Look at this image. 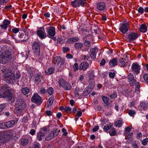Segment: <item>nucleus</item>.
Returning <instances> with one entry per match:
<instances>
[{
  "mask_svg": "<svg viewBox=\"0 0 148 148\" xmlns=\"http://www.w3.org/2000/svg\"><path fill=\"white\" fill-rule=\"evenodd\" d=\"M138 13L142 14L144 12V9L142 7H140L138 10Z\"/></svg>",
  "mask_w": 148,
  "mask_h": 148,
  "instance_id": "obj_57",
  "label": "nucleus"
},
{
  "mask_svg": "<svg viewBox=\"0 0 148 148\" xmlns=\"http://www.w3.org/2000/svg\"><path fill=\"white\" fill-rule=\"evenodd\" d=\"M112 127V125L110 124H108L106 125H105L103 128V129L105 132H107L108 130L110 129Z\"/></svg>",
  "mask_w": 148,
  "mask_h": 148,
  "instance_id": "obj_40",
  "label": "nucleus"
},
{
  "mask_svg": "<svg viewBox=\"0 0 148 148\" xmlns=\"http://www.w3.org/2000/svg\"><path fill=\"white\" fill-rule=\"evenodd\" d=\"M46 135V133L42 131H40L37 134V139L39 141L42 140V137H44Z\"/></svg>",
  "mask_w": 148,
  "mask_h": 148,
  "instance_id": "obj_22",
  "label": "nucleus"
},
{
  "mask_svg": "<svg viewBox=\"0 0 148 148\" xmlns=\"http://www.w3.org/2000/svg\"><path fill=\"white\" fill-rule=\"evenodd\" d=\"M16 106L22 108H25L26 107L25 101L23 99H19L17 101Z\"/></svg>",
  "mask_w": 148,
  "mask_h": 148,
  "instance_id": "obj_11",
  "label": "nucleus"
},
{
  "mask_svg": "<svg viewBox=\"0 0 148 148\" xmlns=\"http://www.w3.org/2000/svg\"><path fill=\"white\" fill-rule=\"evenodd\" d=\"M19 38L21 39H23L22 40L19 41V42L20 43L22 42H26V40H27L28 38V36H26L25 34L21 33H19L18 36Z\"/></svg>",
  "mask_w": 148,
  "mask_h": 148,
  "instance_id": "obj_18",
  "label": "nucleus"
},
{
  "mask_svg": "<svg viewBox=\"0 0 148 148\" xmlns=\"http://www.w3.org/2000/svg\"><path fill=\"white\" fill-rule=\"evenodd\" d=\"M63 88L65 90H69L71 89V86L69 84L66 82Z\"/></svg>",
  "mask_w": 148,
  "mask_h": 148,
  "instance_id": "obj_36",
  "label": "nucleus"
},
{
  "mask_svg": "<svg viewBox=\"0 0 148 148\" xmlns=\"http://www.w3.org/2000/svg\"><path fill=\"white\" fill-rule=\"evenodd\" d=\"M66 82L64 79H60L59 81V84L60 87H63Z\"/></svg>",
  "mask_w": 148,
  "mask_h": 148,
  "instance_id": "obj_34",
  "label": "nucleus"
},
{
  "mask_svg": "<svg viewBox=\"0 0 148 148\" xmlns=\"http://www.w3.org/2000/svg\"><path fill=\"white\" fill-rule=\"evenodd\" d=\"M29 92V90L27 87H24L21 90V92L24 95L28 94Z\"/></svg>",
  "mask_w": 148,
  "mask_h": 148,
  "instance_id": "obj_32",
  "label": "nucleus"
},
{
  "mask_svg": "<svg viewBox=\"0 0 148 148\" xmlns=\"http://www.w3.org/2000/svg\"><path fill=\"white\" fill-rule=\"evenodd\" d=\"M29 143V140L28 139L23 138L21 141V144L22 145H27Z\"/></svg>",
  "mask_w": 148,
  "mask_h": 148,
  "instance_id": "obj_33",
  "label": "nucleus"
},
{
  "mask_svg": "<svg viewBox=\"0 0 148 148\" xmlns=\"http://www.w3.org/2000/svg\"><path fill=\"white\" fill-rule=\"evenodd\" d=\"M74 46L76 49H81L83 46V45L81 42H77L74 44Z\"/></svg>",
  "mask_w": 148,
  "mask_h": 148,
  "instance_id": "obj_31",
  "label": "nucleus"
},
{
  "mask_svg": "<svg viewBox=\"0 0 148 148\" xmlns=\"http://www.w3.org/2000/svg\"><path fill=\"white\" fill-rule=\"evenodd\" d=\"M105 3L103 2L99 3L97 5V9L100 10H104L106 8Z\"/></svg>",
  "mask_w": 148,
  "mask_h": 148,
  "instance_id": "obj_21",
  "label": "nucleus"
},
{
  "mask_svg": "<svg viewBox=\"0 0 148 148\" xmlns=\"http://www.w3.org/2000/svg\"><path fill=\"white\" fill-rule=\"evenodd\" d=\"M10 23V21L7 19H5L3 22V24L0 25L2 29L5 30L7 29L8 26Z\"/></svg>",
  "mask_w": 148,
  "mask_h": 148,
  "instance_id": "obj_20",
  "label": "nucleus"
},
{
  "mask_svg": "<svg viewBox=\"0 0 148 148\" xmlns=\"http://www.w3.org/2000/svg\"><path fill=\"white\" fill-rule=\"evenodd\" d=\"M12 136L11 134L7 133H0V144H3L7 140H8Z\"/></svg>",
  "mask_w": 148,
  "mask_h": 148,
  "instance_id": "obj_3",
  "label": "nucleus"
},
{
  "mask_svg": "<svg viewBox=\"0 0 148 148\" xmlns=\"http://www.w3.org/2000/svg\"><path fill=\"white\" fill-rule=\"evenodd\" d=\"M109 133L111 136L115 135L116 134L115 129L114 128H112L110 130Z\"/></svg>",
  "mask_w": 148,
  "mask_h": 148,
  "instance_id": "obj_43",
  "label": "nucleus"
},
{
  "mask_svg": "<svg viewBox=\"0 0 148 148\" xmlns=\"http://www.w3.org/2000/svg\"><path fill=\"white\" fill-rule=\"evenodd\" d=\"M127 79L131 86H133L135 84L136 80L134 79V75L130 73L128 75Z\"/></svg>",
  "mask_w": 148,
  "mask_h": 148,
  "instance_id": "obj_14",
  "label": "nucleus"
},
{
  "mask_svg": "<svg viewBox=\"0 0 148 148\" xmlns=\"http://www.w3.org/2000/svg\"><path fill=\"white\" fill-rule=\"evenodd\" d=\"M91 91V89L89 88L86 87L83 92V96L85 97L88 95Z\"/></svg>",
  "mask_w": 148,
  "mask_h": 148,
  "instance_id": "obj_27",
  "label": "nucleus"
},
{
  "mask_svg": "<svg viewBox=\"0 0 148 148\" xmlns=\"http://www.w3.org/2000/svg\"><path fill=\"white\" fill-rule=\"evenodd\" d=\"M132 71L134 74H138L140 72V67L137 62L133 63L131 66Z\"/></svg>",
  "mask_w": 148,
  "mask_h": 148,
  "instance_id": "obj_8",
  "label": "nucleus"
},
{
  "mask_svg": "<svg viewBox=\"0 0 148 148\" xmlns=\"http://www.w3.org/2000/svg\"><path fill=\"white\" fill-rule=\"evenodd\" d=\"M33 69L29 67H27L26 68V70L29 73L30 75L29 76V77L30 78H32L33 76Z\"/></svg>",
  "mask_w": 148,
  "mask_h": 148,
  "instance_id": "obj_30",
  "label": "nucleus"
},
{
  "mask_svg": "<svg viewBox=\"0 0 148 148\" xmlns=\"http://www.w3.org/2000/svg\"><path fill=\"white\" fill-rule=\"evenodd\" d=\"M31 100L32 102L36 103L38 106L40 105L43 101L42 98L36 94H34L32 97Z\"/></svg>",
  "mask_w": 148,
  "mask_h": 148,
  "instance_id": "obj_7",
  "label": "nucleus"
},
{
  "mask_svg": "<svg viewBox=\"0 0 148 148\" xmlns=\"http://www.w3.org/2000/svg\"><path fill=\"white\" fill-rule=\"evenodd\" d=\"M25 108H21V107H20L18 106H16L15 110L16 112L17 113H20L22 112L23 110Z\"/></svg>",
  "mask_w": 148,
  "mask_h": 148,
  "instance_id": "obj_42",
  "label": "nucleus"
},
{
  "mask_svg": "<svg viewBox=\"0 0 148 148\" xmlns=\"http://www.w3.org/2000/svg\"><path fill=\"white\" fill-rule=\"evenodd\" d=\"M131 130V128L130 126H128L125 129V132L124 134L125 135H127L128 133L130 132Z\"/></svg>",
  "mask_w": 148,
  "mask_h": 148,
  "instance_id": "obj_49",
  "label": "nucleus"
},
{
  "mask_svg": "<svg viewBox=\"0 0 148 148\" xmlns=\"http://www.w3.org/2000/svg\"><path fill=\"white\" fill-rule=\"evenodd\" d=\"M47 91L48 94L50 95H51L53 94V90L52 87H51L49 88L48 89Z\"/></svg>",
  "mask_w": 148,
  "mask_h": 148,
  "instance_id": "obj_53",
  "label": "nucleus"
},
{
  "mask_svg": "<svg viewBox=\"0 0 148 148\" xmlns=\"http://www.w3.org/2000/svg\"><path fill=\"white\" fill-rule=\"evenodd\" d=\"M132 145L133 148H138V145L135 141H134L132 143Z\"/></svg>",
  "mask_w": 148,
  "mask_h": 148,
  "instance_id": "obj_61",
  "label": "nucleus"
},
{
  "mask_svg": "<svg viewBox=\"0 0 148 148\" xmlns=\"http://www.w3.org/2000/svg\"><path fill=\"white\" fill-rule=\"evenodd\" d=\"M5 107V106L4 104H2L0 105V115L4 113L3 110Z\"/></svg>",
  "mask_w": 148,
  "mask_h": 148,
  "instance_id": "obj_47",
  "label": "nucleus"
},
{
  "mask_svg": "<svg viewBox=\"0 0 148 148\" xmlns=\"http://www.w3.org/2000/svg\"><path fill=\"white\" fill-rule=\"evenodd\" d=\"M48 34L50 37L54 36L56 34L55 28L54 27L50 26L49 27Z\"/></svg>",
  "mask_w": 148,
  "mask_h": 148,
  "instance_id": "obj_16",
  "label": "nucleus"
},
{
  "mask_svg": "<svg viewBox=\"0 0 148 148\" xmlns=\"http://www.w3.org/2000/svg\"><path fill=\"white\" fill-rule=\"evenodd\" d=\"M124 60H125V59L123 58L121 59V67H125L126 65L125 62Z\"/></svg>",
  "mask_w": 148,
  "mask_h": 148,
  "instance_id": "obj_56",
  "label": "nucleus"
},
{
  "mask_svg": "<svg viewBox=\"0 0 148 148\" xmlns=\"http://www.w3.org/2000/svg\"><path fill=\"white\" fill-rule=\"evenodd\" d=\"M133 135V132H131L129 133L127 136V138L130 140H133L132 136Z\"/></svg>",
  "mask_w": 148,
  "mask_h": 148,
  "instance_id": "obj_50",
  "label": "nucleus"
},
{
  "mask_svg": "<svg viewBox=\"0 0 148 148\" xmlns=\"http://www.w3.org/2000/svg\"><path fill=\"white\" fill-rule=\"evenodd\" d=\"M84 45L86 47H89L91 45V42L89 41L86 40L84 41Z\"/></svg>",
  "mask_w": 148,
  "mask_h": 148,
  "instance_id": "obj_51",
  "label": "nucleus"
},
{
  "mask_svg": "<svg viewBox=\"0 0 148 148\" xmlns=\"http://www.w3.org/2000/svg\"><path fill=\"white\" fill-rule=\"evenodd\" d=\"M54 137V136L52 133L51 132L48 136L45 138V139L46 140L48 141L50 140Z\"/></svg>",
  "mask_w": 148,
  "mask_h": 148,
  "instance_id": "obj_44",
  "label": "nucleus"
},
{
  "mask_svg": "<svg viewBox=\"0 0 148 148\" xmlns=\"http://www.w3.org/2000/svg\"><path fill=\"white\" fill-rule=\"evenodd\" d=\"M10 88L6 85H4L1 87V90L3 92L2 97L3 98H7L8 100L12 102L15 101L13 94L10 92Z\"/></svg>",
  "mask_w": 148,
  "mask_h": 148,
  "instance_id": "obj_1",
  "label": "nucleus"
},
{
  "mask_svg": "<svg viewBox=\"0 0 148 148\" xmlns=\"http://www.w3.org/2000/svg\"><path fill=\"white\" fill-rule=\"evenodd\" d=\"M102 99L106 105H108V98L105 96H103L102 97Z\"/></svg>",
  "mask_w": 148,
  "mask_h": 148,
  "instance_id": "obj_55",
  "label": "nucleus"
},
{
  "mask_svg": "<svg viewBox=\"0 0 148 148\" xmlns=\"http://www.w3.org/2000/svg\"><path fill=\"white\" fill-rule=\"evenodd\" d=\"M53 100L51 98H49L47 102V106L48 108L50 107L52 104Z\"/></svg>",
  "mask_w": 148,
  "mask_h": 148,
  "instance_id": "obj_45",
  "label": "nucleus"
},
{
  "mask_svg": "<svg viewBox=\"0 0 148 148\" xmlns=\"http://www.w3.org/2000/svg\"><path fill=\"white\" fill-rule=\"evenodd\" d=\"M139 36L137 33L131 32L128 35V38L130 41L136 40Z\"/></svg>",
  "mask_w": 148,
  "mask_h": 148,
  "instance_id": "obj_15",
  "label": "nucleus"
},
{
  "mask_svg": "<svg viewBox=\"0 0 148 148\" xmlns=\"http://www.w3.org/2000/svg\"><path fill=\"white\" fill-rule=\"evenodd\" d=\"M89 66V64L87 62H82L79 65V68L80 70H82L83 71L85 70Z\"/></svg>",
  "mask_w": 148,
  "mask_h": 148,
  "instance_id": "obj_17",
  "label": "nucleus"
},
{
  "mask_svg": "<svg viewBox=\"0 0 148 148\" xmlns=\"http://www.w3.org/2000/svg\"><path fill=\"white\" fill-rule=\"evenodd\" d=\"M18 119L17 118L15 117L13 118V120L9 121L6 122L8 128H10L13 125L16 124L18 123Z\"/></svg>",
  "mask_w": 148,
  "mask_h": 148,
  "instance_id": "obj_9",
  "label": "nucleus"
},
{
  "mask_svg": "<svg viewBox=\"0 0 148 148\" xmlns=\"http://www.w3.org/2000/svg\"><path fill=\"white\" fill-rule=\"evenodd\" d=\"M148 107V103L143 102L140 103L139 108L141 112L142 113H143V112H142V110H146L147 108Z\"/></svg>",
  "mask_w": 148,
  "mask_h": 148,
  "instance_id": "obj_19",
  "label": "nucleus"
},
{
  "mask_svg": "<svg viewBox=\"0 0 148 148\" xmlns=\"http://www.w3.org/2000/svg\"><path fill=\"white\" fill-rule=\"evenodd\" d=\"M135 84L136 87V91H137L138 92L139 91V89L140 88V84L138 82H136Z\"/></svg>",
  "mask_w": 148,
  "mask_h": 148,
  "instance_id": "obj_59",
  "label": "nucleus"
},
{
  "mask_svg": "<svg viewBox=\"0 0 148 148\" xmlns=\"http://www.w3.org/2000/svg\"><path fill=\"white\" fill-rule=\"evenodd\" d=\"M143 78L145 81L148 83V74H144Z\"/></svg>",
  "mask_w": 148,
  "mask_h": 148,
  "instance_id": "obj_62",
  "label": "nucleus"
},
{
  "mask_svg": "<svg viewBox=\"0 0 148 148\" xmlns=\"http://www.w3.org/2000/svg\"><path fill=\"white\" fill-rule=\"evenodd\" d=\"M55 71V69L53 67H50L47 70L45 71L46 74L47 75H50L53 73Z\"/></svg>",
  "mask_w": 148,
  "mask_h": 148,
  "instance_id": "obj_25",
  "label": "nucleus"
},
{
  "mask_svg": "<svg viewBox=\"0 0 148 148\" xmlns=\"http://www.w3.org/2000/svg\"><path fill=\"white\" fill-rule=\"evenodd\" d=\"M42 76L40 73H38L34 76L33 81L35 83L39 84L41 82V80L42 79Z\"/></svg>",
  "mask_w": 148,
  "mask_h": 148,
  "instance_id": "obj_12",
  "label": "nucleus"
},
{
  "mask_svg": "<svg viewBox=\"0 0 148 148\" xmlns=\"http://www.w3.org/2000/svg\"><path fill=\"white\" fill-rule=\"evenodd\" d=\"M23 31L25 33V34L28 36L29 32H31V30L27 27L23 29Z\"/></svg>",
  "mask_w": 148,
  "mask_h": 148,
  "instance_id": "obj_41",
  "label": "nucleus"
},
{
  "mask_svg": "<svg viewBox=\"0 0 148 148\" xmlns=\"http://www.w3.org/2000/svg\"><path fill=\"white\" fill-rule=\"evenodd\" d=\"M0 128L1 129L8 128L6 122L2 123L0 124Z\"/></svg>",
  "mask_w": 148,
  "mask_h": 148,
  "instance_id": "obj_48",
  "label": "nucleus"
},
{
  "mask_svg": "<svg viewBox=\"0 0 148 148\" xmlns=\"http://www.w3.org/2000/svg\"><path fill=\"white\" fill-rule=\"evenodd\" d=\"M117 59L116 58L110 60L109 62L110 66L111 67L115 66L117 65Z\"/></svg>",
  "mask_w": 148,
  "mask_h": 148,
  "instance_id": "obj_24",
  "label": "nucleus"
},
{
  "mask_svg": "<svg viewBox=\"0 0 148 148\" xmlns=\"http://www.w3.org/2000/svg\"><path fill=\"white\" fill-rule=\"evenodd\" d=\"M54 136H57L59 134V132H60V130L58 129L54 130L51 131Z\"/></svg>",
  "mask_w": 148,
  "mask_h": 148,
  "instance_id": "obj_38",
  "label": "nucleus"
},
{
  "mask_svg": "<svg viewBox=\"0 0 148 148\" xmlns=\"http://www.w3.org/2000/svg\"><path fill=\"white\" fill-rule=\"evenodd\" d=\"M114 125L116 127H120V119L115 122Z\"/></svg>",
  "mask_w": 148,
  "mask_h": 148,
  "instance_id": "obj_58",
  "label": "nucleus"
},
{
  "mask_svg": "<svg viewBox=\"0 0 148 148\" xmlns=\"http://www.w3.org/2000/svg\"><path fill=\"white\" fill-rule=\"evenodd\" d=\"M92 36L90 35H87L84 37L83 38V41H89L92 40Z\"/></svg>",
  "mask_w": 148,
  "mask_h": 148,
  "instance_id": "obj_39",
  "label": "nucleus"
},
{
  "mask_svg": "<svg viewBox=\"0 0 148 148\" xmlns=\"http://www.w3.org/2000/svg\"><path fill=\"white\" fill-rule=\"evenodd\" d=\"M96 50L95 48H91L90 51V56L92 58H95Z\"/></svg>",
  "mask_w": 148,
  "mask_h": 148,
  "instance_id": "obj_23",
  "label": "nucleus"
},
{
  "mask_svg": "<svg viewBox=\"0 0 148 148\" xmlns=\"http://www.w3.org/2000/svg\"><path fill=\"white\" fill-rule=\"evenodd\" d=\"M142 144L144 145H146L148 143V138H146L141 141Z\"/></svg>",
  "mask_w": 148,
  "mask_h": 148,
  "instance_id": "obj_52",
  "label": "nucleus"
},
{
  "mask_svg": "<svg viewBox=\"0 0 148 148\" xmlns=\"http://www.w3.org/2000/svg\"><path fill=\"white\" fill-rule=\"evenodd\" d=\"M61 63L60 66V69H58V71L61 72L62 71L63 69L64 68V66H63L64 64L65 61L63 59L62 60H61Z\"/></svg>",
  "mask_w": 148,
  "mask_h": 148,
  "instance_id": "obj_35",
  "label": "nucleus"
},
{
  "mask_svg": "<svg viewBox=\"0 0 148 148\" xmlns=\"http://www.w3.org/2000/svg\"><path fill=\"white\" fill-rule=\"evenodd\" d=\"M95 86L94 83H90L89 85L88 86L87 88H89L91 89V91L93 89Z\"/></svg>",
  "mask_w": 148,
  "mask_h": 148,
  "instance_id": "obj_64",
  "label": "nucleus"
},
{
  "mask_svg": "<svg viewBox=\"0 0 148 148\" xmlns=\"http://www.w3.org/2000/svg\"><path fill=\"white\" fill-rule=\"evenodd\" d=\"M37 34L41 39L45 38L47 37L44 28H42L41 30H38L37 32Z\"/></svg>",
  "mask_w": 148,
  "mask_h": 148,
  "instance_id": "obj_13",
  "label": "nucleus"
},
{
  "mask_svg": "<svg viewBox=\"0 0 148 148\" xmlns=\"http://www.w3.org/2000/svg\"><path fill=\"white\" fill-rule=\"evenodd\" d=\"M12 74L11 72L6 73L4 75V77L7 80L9 81L10 83H13L15 82V77L14 76L10 75Z\"/></svg>",
  "mask_w": 148,
  "mask_h": 148,
  "instance_id": "obj_10",
  "label": "nucleus"
},
{
  "mask_svg": "<svg viewBox=\"0 0 148 148\" xmlns=\"http://www.w3.org/2000/svg\"><path fill=\"white\" fill-rule=\"evenodd\" d=\"M79 38L77 37H75L73 38H70L67 39V42L69 43H71L72 42H76L78 41Z\"/></svg>",
  "mask_w": 148,
  "mask_h": 148,
  "instance_id": "obj_29",
  "label": "nucleus"
},
{
  "mask_svg": "<svg viewBox=\"0 0 148 148\" xmlns=\"http://www.w3.org/2000/svg\"><path fill=\"white\" fill-rule=\"evenodd\" d=\"M12 55L8 50L2 52L0 55V63L3 64L6 63L11 58Z\"/></svg>",
  "mask_w": 148,
  "mask_h": 148,
  "instance_id": "obj_2",
  "label": "nucleus"
},
{
  "mask_svg": "<svg viewBox=\"0 0 148 148\" xmlns=\"http://www.w3.org/2000/svg\"><path fill=\"white\" fill-rule=\"evenodd\" d=\"M121 32L125 34H126L128 31L129 29V25L127 22L125 20L124 21H121Z\"/></svg>",
  "mask_w": 148,
  "mask_h": 148,
  "instance_id": "obj_4",
  "label": "nucleus"
},
{
  "mask_svg": "<svg viewBox=\"0 0 148 148\" xmlns=\"http://www.w3.org/2000/svg\"><path fill=\"white\" fill-rule=\"evenodd\" d=\"M64 110L67 113L70 112L72 110V109L69 106L66 107L64 109Z\"/></svg>",
  "mask_w": 148,
  "mask_h": 148,
  "instance_id": "obj_60",
  "label": "nucleus"
},
{
  "mask_svg": "<svg viewBox=\"0 0 148 148\" xmlns=\"http://www.w3.org/2000/svg\"><path fill=\"white\" fill-rule=\"evenodd\" d=\"M47 127H45L41 128L40 131L43 132L44 133H46V134L47 133Z\"/></svg>",
  "mask_w": 148,
  "mask_h": 148,
  "instance_id": "obj_63",
  "label": "nucleus"
},
{
  "mask_svg": "<svg viewBox=\"0 0 148 148\" xmlns=\"http://www.w3.org/2000/svg\"><path fill=\"white\" fill-rule=\"evenodd\" d=\"M147 28L145 24H143L141 25L139 28V30L141 32L145 33L147 32Z\"/></svg>",
  "mask_w": 148,
  "mask_h": 148,
  "instance_id": "obj_26",
  "label": "nucleus"
},
{
  "mask_svg": "<svg viewBox=\"0 0 148 148\" xmlns=\"http://www.w3.org/2000/svg\"><path fill=\"white\" fill-rule=\"evenodd\" d=\"M86 3V1L84 0H75L71 1V4L73 7L77 8L80 6L84 7Z\"/></svg>",
  "mask_w": 148,
  "mask_h": 148,
  "instance_id": "obj_5",
  "label": "nucleus"
},
{
  "mask_svg": "<svg viewBox=\"0 0 148 148\" xmlns=\"http://www.w3.org/2000/svg\"><path fill=\"white\" fill-rule=\"evenodd\" d=\"M79 88L76 87L75 88L74 90V95L75 97H78L79 95Z\"/></svg>",
  "mask_w": 148,
  "mask_h": 148,
  "instance_id": "obj_37",
  "label": "nucleus"
},
{
  "mask_svg": "<svg viewBox=\"0 0 148 148\" xmlns=\"http://www.w3.org/2000/svg\"><path fill=\"white\" fill-rule=\"evenodd\" d=\"M136 111L132 110H130L129 111L128 114L131 116H134L136 114Z\"/></svg>",
  "mask_w": 148,
  "mask_h": 148,
  "instance_id": "obj_54",
  "label": "nucleus"
},
{
  "mask_svg": "<svg viewBox=\"0 0 148 148\" xmlns=\"http://www.w3.org/2000/svg\"><path fill=\"white\" fill-rule=\"evenodd\" d=\"M89 82H90L91 81V80H92L95 78V75H94L93 73L91 72L89 75Z\"/></svg>",
  "mask_w": 148,
  "mask_h": 148,
  "instance_id": "obj_46",
  "label": "nucleus"
},
{
  "mask_svg": "<svg viewBox=\"0 0 148 148\" xmlns=\"http://www.w3.org/2000/svg\"><path fill=\"white\" fill-rule=\"evenodd\" d=\"M40 44L38 42L36 41L33 42L32 47L35 56H38L40 54Z\"/></svg>",
  "mask_w": 148,
  "mask_h": 148,
  "instance_id": "obj_6",
  "label": "nucleus"
},
{
  "mask_svg": "<svg viewBox=\"0 0 148 148\" xmlns=\"http://www.w3.org/2000/svg\"><path fill=\"white\" fill-rule=\"evenodd\" d=\"M61 61V58L60 57L56 56V57L54 60V64L55 66H58Z\"/></svg>",
  "mask_w": 148,
  "mask_h": 148,
  "instance_id": "obj_28",
  "label": "nucleus"
}]
</instances>
